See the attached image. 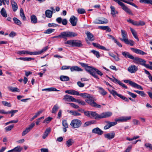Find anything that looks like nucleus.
Returning <instances> with one entry per match:
<instances>
[{"instance_id":"nucleus-1","label":"nucleus","mask_w":152,"mask_h":152,"mask_svg":"<svg viewBox=\"0 0 152 152\" xmlns=\"http://www.w3.org/2000/svg\"><path fill=\"white\" fill-rule=\"evenodd\" d=\"M80 96L84 98H86L87 99H85V101L91 107L96 108H100L101 105L97 104L95 102V100L91 95L89 94L86 93H82L80 94Z\"/></svg>"},{"instance_id":"nucleus-2","label":"nucleus","mask_w":152,"mask_h":152,"mask_svg":"<svg viewBox=\"0 0 152 152\" xmlns=\"http://www.w3.org/2000/svg\"><path fill=\"white\" fill-rule=\"evenodd\" d=\"M131 118V117L128 116L126 117H122L120 119H117L115 120L116 121L110 122L108 121H105L106 123L107 124L104 127V129H107L111 126L115 125L117 124V121L124 122L126 121L127 120H130Z\"/></svg>"},{"instance_id":"nucleus-3","label":"nucleus","mask_w":152,"mask_h":152,"mask_svg":"<svg viewBox=\"0 0 152 152\" xmlns=\"http://www.w3.org/2000/svg\"><path fill=\"white\" fill-rule=\"evenodd\" d=\"M77 35L76 33L71 31H64L61 32L59 35V37L64 39H66L67 37H72Z\"/></svg>"},{"instance_id":"nucleus-4","label":"nucleus","mask_w":152,"mask_h":152,"mask_svg":"<svg viewBox=\"0 0 152 152\" xmlns=\"http://www.w3.org/2000/svg\"><path fill=\"white\" fill-rule=\"evenodd\" d=\"M65 44H68L72 47H80L83 46L81 41L78 40H71L67 41Z\"/></svg>"},{"instance_id":"nucleus-5","label":"nucleus","mask_w":152,"mask_h":152,"mask_svg":"<svg viewBox=\"0 0 152 152\" xmlns=\"http://www.w3.org/2000/svg\"><path fill=\"white\" fill-rule=\"evenodd\" d=\"M95 68L92 66H88L85 69L89 73L90 75L92 76L97 80H99V78L98 75L95 72L94 69Z\"/></svg>"},{"instance_id":"nucleus-6","label":"nucleus","mask_w":152,"mask_h":152,"mask_svg":"<svg viewBox=\"0 0 152 152\" xmlns=\"http://www.w3.org/2000/svg\"><path fill=\"white\" fill-rule=\"evenodd\" d=\"M81 121L78 119L73 120L70 123V125L73 128H78L81 125Z\"/></svg>"},{"instance_id":"nucleus-7","label":"nucleus","mask_w":152,"mask_h":152,"mask_svg":"<svg viewBox=\"0 0 152 152\" xmlns=\"http://www.w3.org/2000/svg\"><path fill=\"white\" fill-rule=\"evenodd\" d=\"M133 59L134 62L137 64H140L144 66L145 64L146 61L140 58L137 57H134Z\"/></svg>"},{"instance_id":"nucleus-8","label":"nucleus","mask_w":152,"mask_h":152,"mask_svg":"<svg viewBox=\"0 0 152 152\" xmlns=\"http://www.w3.org/2000/svg\"><path fill=\"white\" fill-rule=\"evenodd\" d=\"M112 115V113L110 112H103L99 114V119L109 117Z\"/></svg>"},{"instance_id":"nucleus-9","label":"nucleus","mask_w":152,"mask_h":152,"mask_svg":"<svg viewBox=\"0 0 152 152\" xmlns=\"http://www.w3.org/2000/svg\"><path fill=\"white\" fill-rule=\"evenodd\" d=\"M127 70L129 72L132 73L136 72L138 70V68L136 66L133 65L129 66Z\"/></svg>"},{"instance_id":"nucleus-10","label":"nucleus","mask_w":152,"mask_h":152,"mask_svg":"<svg viewBox=\"0 0 152 152\" xmlns=\"http://www.w3.org/2000/svg\"><path fill=\"white\" fill-rule=\"evenodd\" d=\"M77 18L74 16H72L69 19V21L72 25L75 26H76L77 21Z\"/></svg>"},{"instance_id":"nucleus-11","label":"nucleus","mask_w":152,"mask_h":152,"mask_svg":"<svg viewBox=\"0 0 152 152\" xmlns=\"http://www.w3.org/2000/svg\"><path fill=\"white\" fill-rule=\"evenodd\" d=\"M115 133L114 132L104 134V137L108 140H111L115 136Z\"/></svg>"},{"instance_id":"nucleus-12","label":"nucleus","mask_w":152,"mask_h":152,"mask_svg":"<svg viewBox=\"0 0 152 152\" xmlns=\"http://www.w3.org/2000/svg\"><path fill=\"white\" fill-rule=\"evenodd\" d=\"M130 49L133 52L138 54L142 55H144L147 54L146 53L144 52L140 49L135 48H131Z\"/></svg>"},{"instance_id":"nucleus-13","label":"nucleus","mask_w":152,"mask_h":152,"mask_svg":"<svg viewBox=\"0 0 152 152\" xmlns=\"http://www.w3.org/2000/svg\"><path fill=\"white\" fill-rule=\"evenodd\" d=\"M17 53L19 55L23 54H29L30 55H35L34 52H29L27 50H23L21 51H19L17 52Z\"/></svg>"},{"instance_id":"nucleus-14","label":"nucleus","mask_w":152,"mask_h":152,"mask_svg":"<svg viewBox=\"0 0 152 152\" xmlns=\"http://www.w3.org/2000/svg\"><path fill=\"white\" fill-rule=\"evenodd\" d=\"M113 77L114 78L113 79V82L115 83H117L120 86H122L123 88L126 89H127L128 88L127 86H126L124 84L121 83L120 81L118 80L114 77Z\"/></svg>"},{"instance_id":"nucleus-15","label":"nucleus","mask_w":152,"mask_h":152,"mask_svg":"<svg viewBox=\"0 0 152 152\" xmlns=\"http://www.w3.org/2000/svg\"><path fill=\"white\" fill-rule=\"evenodd\" d=\"M63 99L65 101L72 102H73L74 100H75L74 98L72 96L68 95H65Z\"/></svg>"},{"instance_id":"nucleus-16","label":"nucleus","mask_w":152,"mask_h":152,"mask_svg":"<svg viewBox=\"0 0 152 152\" xmlns=\"http://www.w3.org/2000/svg\"><path fill=\"white\" fill-rule=\"evenodd\" d=\"M94 117L95 119H99V114L95 112L90 111V118Z\"/></svg>"},{"instance_id":"nucleus-17","label":"nucleus","mask_w":152,"mask_h":152,"mask_svg":"<svg viewBox=\"0 0 152 152\" xmlns=\"http://www.w3.org/2000/svg\"><path fill=\"white\" fill-rule=\"evenodd\" d=\"M104 21H103L98 19H96L93 21V23H94L97 24H104L105 23H107L108 22V20L107 19L104 18Z\"/></svg>"},{"instance_id":"nucleus-18","label":"nucleus","mask_w":152,"mask_h":152,"mask_svg":"<svg viewBox=\"0 0 152 152\" xmlns=\"http://www.w3.org/2000/svg\"><path fill=\"white\" fill-rule=\"evenodd\" d=\"M92 132L99 135H101L103 133V132L98 127L93 129L92 130Z\"/></svg>"},{"instance_id":"nucleus-19","label":"nucleus","mask_w":152,"mask_h":152,"mask_svg":"<svg viewBox=\"0 0 152 152\" xmlns=\"http://www.w3.org/2000/svg\"><path fill=\"white\" fill-rule=\"evenodd\" d=\"M121 35L123 38H121L120 39L122 41L124 42V39H127V32L123 30H121Z\"/></svg>"},{"instance_id":"nucleus-20","label":"nucleus","mask_w":152,"mask_h":152,"mask_svg":"<svg viewBox=\"0 0 152 152\" xmlns=\"http://www.w3.org/2000/svg\"><path fill=\"white\" fill-rule=\"evenodd\" d=\"M122 54L126 58H128L132 59H133L134 58V57L130 54L128 52L126 51L122 52Z\"/></svg>"},{"instance_id":"nucleus-21","label":"nucleus","mask_w":152,"mask_h":152,"mask_svg":"<svg viewBox=\"0 0 152 152\" xmlns=\"http://www.w3.org/2000/svg\"><path fill=\"white\" fill-rule=\"evenodd\" d=\"M48 46H47L42 48V49L40 51H35V55H38L39 54H41L42 53L45 52L48 49Z\"/></svg>"},{"instance_id":"nucleus-22","label":"nucleus","mask_w":152,"mask_h":152,"mask_svg":"<svg viewBox=\"0 0 152 152\" xmlns=\"http://www.w3.org/2000/svg\"><path fill=\"white\" fill-rule=\"evenodd\" d=\"M92 44L94 47L96 48H97L100 49L101 50H107L104 47L102 46L99 44L93 42L92 43Z\"/></svg>"},{"instance_id":"nucleus-23","label":"nucleus","mask_w":152,"mask_h":152,"mask_svg":"<svg viewBox=\"0 0 152 152\" xmlns=\"http://www.w3.org/2000/svg\"><path fill=\"white\" fill-rule=\"evenodd\" d=\"M70 69L71 71V72L73 71H77V72H79V71H82L83 70L80 67H78L77 66H73L70 68Z\"/></svg>"},{"instance_id":"nucleus-24","label":"nucleus","mask_w":152,"mask_h":152,"mask_svg":"<svg viewBox=\"0 0 152 152\" xmlns=\"http://www.w3.org/2000/svg\"><path fill=\"white\" fill-rule=\"evenodd\" d=\"M86 34L89 40L92 41L94 40V37L92 34L89 31H88Z\"/></svg>"},{"instance_id":"nucleus-25","label":"nucleus","mask_w":152,"mask_h":152,"mask_svg":"<svg viewBox=\"0 0 152 152\" xmlns=\"http://www.w3.org/2000/svg\"><path fill=\"white\" fill-rule=\"evenodd\" d=\"M51 129L50 128L46 129L42 136V138L43 139H45L48 136L51 131Z\"/></svg>"},{"instance_id":"nucleus-26","label":"nucleus","mask_w":152,"mask_h":152,"mask_svg":"<svg viewBox=\"0 0 152 152\" xmlns=\"http://www.w3.org/2000/svg\"><path fill=\"white\" fill-rule=\"evenodd\" d=\"M110 8L111 9V14L113 17H115L116 16L115 14H117L118 12L116 11L115 7L111 5L110 7Z\"/></svg>"},{"instance_id":"nucleus-27","label":"nucleus","mask_w":152,"mask_h":152,"mask_svg":"<svg viewBox=\"0 0 152 152\" xmlns=\"http://www.w3.org/2000/svg\"><path fill=\"white\" fill-rule=\"evenodd\" d=\"M31 22L32 23L36 24L37 23V19L35 15H32L31 16Z\"/></svg>"},{"instance_id":"nucleus-28","label":"nucleus","mask_w":152,"mask_h":152,"mask_svg":"<svg viewBox=\"0 0 152 152\" xmlns=\"http://www.w3.org/2000/svg\"><path fill=\"white\" fill-rule=\"evenodd\" d=\"M60 80L62 81H69L70 79L67 76L62 75L60 77Z\"/></svg>"},{"instance_id":"nucleus-29","label":"nucleus","mask_w":152,"mask_h":152,"mask_svg":"<svg viewBox=\"0 0 152 152\" xmlns=\"http://www.w3.org/2000/svg\"><path fill=\"white\" fill-rule=\"evenodd\" d=\"M99 93L103 96H104L107 94V92L103 88L101 87H98Z\"/></svg>"},{"instance_id":"nucleus-30","label":"nucleus","mask_w":152,"mask_h":152,"mask_svg":"<svg viewBox=\"0 0 152 152\" xmlns=\"http://www.w3.org/2000/svg\"><path fill=\"white\" fill-rule=\"evenodd\" d=\"M45 14L46 17L50 18L52 17L53 12L49 10H47L45 12Z\"/></svg>"},{"instance_id":"nucleus-31","label":"nucleus","mask_w":152,"mask_h":152,"mask_svg":"<svg viewBox=\"0 0 152 152\" xmlns=\"http://www.w3.org/2000/svg\"><path fill=\"white\" fill-rule=\"evenodd\" d=\"M59 108V107L58 105L57 104H56L54 106L52 110V113L54 114L56 113Z\"/></svg>"},{"instance_id":"nucleus-32","label":"nucleus","mask_w":152,"mask_h":152,"mask_svg":"<svg viewBox=\"0 0 152 152\" xmlns=\"http://www.w3.org/2000/svg\"><path fill=\"white\" fill-rule=\"evenodd\" d=\"M11 3L13 11L15 12L18 8L17 3L14 1H12Z\"/></svg>"},{"instance_id":"nucleus-33","label":"nucleus","mask_w":152,"mask_h":152,"mask_svg":"<svg viewBox=\"0 0 152 152\" xmlns=\"http://www.w3.org/2000/svg\"><path fill=\"white\" fill-rule=\"evenodd\" d=\"M124 42L126 44L129 45L131 46H133L134 45V42L132 40H128L127 39H124Z\"/></svg>"},{"instance_id":"nucleus-34","label":"nucleus","mask_w":152,"mask_h":152,"mask_svg":"<svg viewBox=\"0 0 152 152\" xmlns=\"http://www.w3.org/2000/svg\"><path fill=\"white\" fill-rule=\"evenodd\" d=\"M98 28L103 30H106L108 32L111 31V29L109 27L107 26H101L98 27Z\"/></svg>"},{"instance_id":"nucleus-35","label":"nucleus","mask_w":152,"mask_h":152,"mask_svg":"<svg viewBox=\"0 0 152 152\" xmlns=\"http://www.w3.org/2000/svg\"><path fill=\"white\" fill-rule=\"evenodd\" d=\"M96 121H90L86 122L84 124L83 126L84 127H86L88 126L91 124H95Z\"/></svg>"},{"instance_id":"nucleus-36","label":"nucleus","mask_w":152,"mask_h":152,"mask_svg":"<svg viewBox=\"0 0 152 152\" xmlns=\"http://www.w3.org/2000/svg\"><path fill=\"white\" fill-rule=\"evenodd\" d=\"M130 30L134 37L138 41L139 39L137 37V34L136 31L131 28H130Z\"/></svg>"},{"instance_id":"nucleus-37","label":"nucleus","mask_w":152,"mask_h":152,"mask_svg":"<svg viewBox=\"0 0 152 152\" xmlns=\"http://www.w3.org/2000/svg\"><path fill=\"white\" fill-rule=\"evenodd\" d=\"M74 143V140L72 139H69L66 141V144L68 147L72 145Z\"/></svg>"},{"instance_id":"nucleus-38","label":"nucleus","mask_w":152,"mask_h":152,"mask_svg":"<svg viewBox=\"0 0 152 152\" xmlns=\"http://www.w3.org/2000/svg\"><path fill=\"white\" fill-rule=\"evenodd\" d=\"M121 1L124 2H125V3H127L128 4H129L130 5H131L134 7L136 8H138V7L135 4H134V3H132V2H130V1H129L127 0H120Z\"/></svg>"},{"instance_id":"nucleus-39","label":"nucleus","mask_w":152,"mask_h":152,"mask_svg":"<svg viewBox=\"0 0 152 152\" xmlns=\"http://www.w3.org/2000/svg\"><path fill=\"white\" fill-rule=\"evenodd\" d=\"M8 88L9 90L13 92H19L20 91L19 89L16 87L13 88L12 87H8Z\"/></svg>"},{"instance_id":"nucleus-40","label":"nucleus","mask_w":152,"mask_h":152,"mask_svg":"<svg viewBox=\"0 0 152 152\" xmlns=\"http://www.w3.org/2000/svg\"><path fill=\"white\" fill-rule=\"evenodd\" d=\"M132 86L134 88L139 89H141V90H142L143 89L142 88L141 86L137 84L134 82Z\"/></svg>"},{"instance_id":"nucleus-41","label":"nucleus","mask_w":152,"mask_h":152,"mask_svg":"<svg viewBox=\"0 0 152 152\" xmlns=\"http://www.w3.org/2000/svg\"><path fill=\"white\" fill-rule=\"evenodd\" d=\"M20 15L23 20H26V18L24 15L23 10L22 8H21L20 10Z\"/></svg>"},{"instance_id":"nucleus-42","label":"nucleus","mask_w":152,"mask_h":152,"mask_svg":"<svg viewBox=\"0 0 152 152\" xmlns=\"http://www.w3.org/2000/svg\"><path fill=\"white\" fill-rule=\"evenodd\" d=\"M1 14V15L4 17L6 18L7 16V15L6 13V12L4 9V8L3 7L1 9V10L0 12Z\"/></svg>"},{"instance_id":"nucleus-43","label":"nucleus","mask_w":152,"mask_h":152,"mask_svg":"<svg viewBox=\"0 0 152 152\" xmlns=\"http://www.w3.org/2000/svg\"><path fill=\"white\" fill-rule=\"evenodd\" d=\"M134 91L143 97H145L146 95L143 91H141L138 90H134Z\"/></svg>"},{"instance_id":"nucleus-44","label":"nucleus","mask_w":152,"mask_h":152,"mask_svg":"<svg viewBox=\"0 0 152 152\" xmlns=\"http://www.w3.org/2000/svg\"><path fill=\"white\" fill-rule=\"evenodd\" d=\"M12 152L15 151V152H20L22 150V148H20V146H18L13 149H12Z\"/></svg>"},{"instance_id":"nucleus-45","label":"nucleus","mask_w":152,"mask_h":152,"mask_svg":"<svg viewBox=\"0 0 152 152\" xmlns=\"http://www.w3.org/2000/svg\"><path fill=\"white\" fill-rule=\"evenodd\" d=\"M13 21L18 26H20L22 23L21 21L17 18L15 17L13 18Z\"/></svg>"},{"instance_id":"nucleus-46","label":"nucleus","mask_w":152,"mask_h":152,"mask_svg":"<svg viewBox=\"0 0 152 152\" xmlns=\"http://www.w3.org/2000/svg\"><path fill=\"white\" fill-rule=\"evenodd\" d=\"M42 110H40L38 111L37 113L35 114V115L31 119V121H33L34 118L38 117L39 115L42 113Z\"/></svg>"},{"instance_id":"nucleus-47","label":"nucleus","mask_w":152,"mask_h":152,"mask_svg":"<svg viewBox=\"0 0 152 152\" xmlns=\"http://www.w3.org/2000/svg\"><path fill=\"white\" fill-rule=\"evenodd\" d=\"M69 113H72V114L74 116H80L81 115V114L77 112L76 111H73V110H70L69 112Z\"/></svg>"},{"instance_id":"nucleus-48","label":"nucleus","mask_w":152,"mask_h":152,"mask_svg":"<svg viewBox=\"0 0 152 152\" xmlns=\"http://www.w3.org/2000/svg\"><path fill=\"white\" fill-rule=\"evenodd\" d=\"M140 2L141 3H144L145 4H150L152 5V0H141L140 1Z\"/></svg>"},{"instance_id":"nucleus-49","label":"nucleus","mask_w":152,"mask_h":152,"mask_svg":"<svg viewBox=\"0 0 152 152\" xmlns=\"http://www.w3.org/2000/svg\"><path fill=\"white\" fill-rule=\"evenodd\" d=\"M14 125L13 124L7 126L5 128V129L6 132H8L11 130L13 128Z\"/></svg>"},{"instance_id":"nucleus-50","label":"nucleus","mask_w":152,"mask_h":152,"mask_svg":"<svg viewBox=\"0 0 152 152\" xmlns=\"http://www.w3.org/2000/svg\"><path fill=\"white\" fill-rule=\"evenodd\" d=\"M110 93L114 97L115 96H117L119 97L120 94H118L116 91L114 90H112L110 91Z\"/></svg>"},{"instance_id":"nucleus-51","label":"nucleus","mask_w":152,"mask_h":152,"mask_svg":"<svg viewBox=\"0 0 152 152\" xmlns=\"http://www.w3.org/2000/svg\"><path fill=\"white\" fill-rule=\"evenodd\" d=\"M109 54L110 56L113 58L116 61H118L120 59L119 57L118 56H116L113 54V53H109Z\"/></svg>"},{"instance_id":"nucleus-52","label":"nucleus","mask_w":152,"mask_h":152,"mask_svg":"<svg viewBox=\"0 0 152 152\" xmlns=\"http://www.w3.org/2000/svg\"><path fill=\"white\" fill-rule=\"evenodd\" d=\"M91 52L95 55L97 58L99 57V53L98 51H96L94 50H92Z\"/></svg>"},{"instance_id":"nucleus-53","label":"nucleus","mask_w":152,"mask_h":152,"mask_svg":"<svg viewBox=\"0 0 152 152\" xmlns=\"http://www.w3.org/2000/svg\"><path fill=\"white\" fill-rule=\"evenodd\" d=\"M2 104L5 106H7L8 107H11V105L10 103L8 102L5 101H2L1 102Z\"/></svg>"},{"instance_id":"nucleus-54","label":"nucleus","mask_w":152,"mask_h":152,"mask_svg":"<svg viewBox=\"0 0 152 152\" xmlns=\"http://www.w3.org/2000/svg\"><path fill=\"white\" fill-rule=\"evenodd\" d=\"M55 29H48L46 30L44 32L45 34H50L54 31Z\"/></svg>"},{"instance_id":"nucleus-55","label":"nucleus","mask_w":152,"mask_h":152,"mask_svg":"<svg viewBox=\"0 0 152 152\" xmlns=\"http://www.w3.org/2000/svg\"><path fill=\"white\" fill-rule=\"evenodd\" d=\"M31 131L30 129L27 128L25 130H24L22 133V135L24 136L27 134L29 132Z\"/></svg>"},{"instance_id":"nucleus-56","label":"nucleus","mask_w":152,"mask_h":152,"mask_svg":"<svg viewBox=\"0 0 152 152\" xmlns=\"http://www.w3.org/2000/svg\"><path fill=\"white\" fill-rule=\"evenodd\" d=\"M145 146L147 148H149L150 150H152V145L149 143H146L145 144Z\"/></svg>"},{"instance_id":"nucleus-57","label":"nucleus","mask_w":152,"mask_h":152,"mask_svg":"<svg viewBox=\"0 0 152 152\" xmlns=\"http://www.w3.org/2000/svg\"><path fill=\"white\" fill-rule=\"evenodd\" d=\"M18 111V110H12L10 111H8L7 114L11 113V117H12L14 115V114L17 113Z\"/></svg>"},{"instance_id":"nucleus-58","label":"nucleus","mask_w":152,"mask_h":152,"mask_svg":"<svg viewBox=\"0 0 152 152\" xmlns=\"http://www.w3.org/2000/svg\"><path fill=\"white\" fill-rule=\"evenodd\" d=\"M94 71L95 73L96 72L97 75L101 76L103 75V73L101 71L96 68L94 69Z\"/></svg>"},{"instance_id":"nucleus-59","label":"nucleus","mask_w":152,"mask_h":152,"mask_svg":"<svg viewBox=\"0 0 152 152\" xmlns=\"http://www.w3.org/2000/svg\"><path fill=\"white\" fill-rule=\"evenodd\" d=\"M77 12L79 14H82L85 13L86 11L83 8H79L77 10Z\"/></svg>"},{"instance_id":"nucleus-60","label":"nucleus","mask_w":152,"mask_h":152,"mask_svg":"<svg viewBox=\"0 0 152 152\" xmlns=\"http://www.w3.org/2000/svg\"><path fill=\"white\" fill-rule=\"evenodd\" d=\"M127 93L130 95V96H131L133 98H135L137 96V95L136 94L132 93L130 91H127Z\"/></svg>"},{"instance_id":"nucleus-61","label":"nucleus","mask_w":152,"mask_h":152,"mask_svg":"<svg viewBox=\"0 0 152 152\" xmlns=\"http://www.w3.org/2000/svg\"><path fill=\"white\" fill-rule=\"evenodd\" d=\"M67 103L70 104L72 107L75 108L77 109L79 108V107L78 105L75 104L74 103Z\"/></svg>"},{"instance_id":"nucleus-62","label":"nucleus","mask_w":152,"mask_h":152,"mask_svg":"<svg viewBox=\"0 0 152 152\" xmlns=\"http://www.w3.org/2000/svg\"><path fill=\"white\" fill-rule=\"evenodd\" d=\"M119 97L120 98H121L123 100L127 102H129V100L127 98L125 97L124 96H123V95H121V94H120Z\"/></svg>"},{"instance_id":"nucleus-63","label":"nucleus","mask_w":152,"mask_h":152,"mask_svg":"<svg viewBox=\"0 0 152 152\" xmlns=\"http://www.w3.org/2000/svg\"><path fill=\"white\" fill-rule=\"evenodd\" d=\"M62 124L63 126L65 128H68V125L66 121L65 120H63L62 121Z\"/></svg>"},{"instance_id":"nucleus-64","label":"nucleus","mask_w":152,"mask_h":152,"mask_svg":"<svg viewBox=\"0 0 152 152\" xmlns=\"http://www.w3.org/2000/svg\"><path fill=\"white\" fill-rule=\"evenodd\" d=\"M71 94L77 96L80 95V94L78 91L74 90H72Z\"/></svg>"}]
</instances>
